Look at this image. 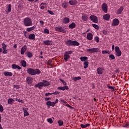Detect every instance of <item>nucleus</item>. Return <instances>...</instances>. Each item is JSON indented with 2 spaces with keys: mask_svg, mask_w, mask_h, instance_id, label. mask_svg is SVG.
<instances>
[{
  "mask_svg": "<svg viewBox=\"0 0 129 129\" xmlns=\"http://www.w3.org/2000/svg\"><path fill=\"white\" fill-rule=\"evenodd\" d=\"M49 95H52V93H46L45 94V96H49Z\"/></svg>",
  "mask_w": 129,
  "mask_h": 129,
  "instance_id": "obj_57",
  "label": "nucleus"
},
{
  "mask_svg": "<svg viewBox=\"0 0 129 129\" xmlns=\"http://www.w3.org/2000/svg\"><path fill=\"white\" fill-rule=\"evenodd\" d=\"M33 78H32L31 77H28L26 78V82L27 83V84H32V83H33Z\"/></svg>",
  "mask_w": 129,
  "mask_h": 129,
  "instance_id": "obj_13",
  "label": "nucleus"
},
{
  "mask_svg": "<svg viewBox=\"0 0 129 129\" xmlns=\"http://www.w3.org/2000/svg\"><path fill=\"white\" fill-rule=\"evenodd\" d=\"M24 116L26 117V116H28L29 115V112H24Z\"/></svg>",
  "mask_w": 129,
  "mask_h": 129,
  "instance_id": "obj_52",
  "label": "nucleus"
},
{
  "mask_svg": "<svg viewBox=\"0 0 129 129\" xmlns=\"http://www.w3.org/2000/svg\"><path fill=\"white\" fill-rule=\"evenodd\" d=\"M45 100L46 101H47L48 100H51V98H50V97L45 98Z\"/></svg>",
  "mask_w": 129,
  "mask_h": 129,
  "instance_id": "obj_58",
  "label": "nucleus"
},
{
  "mask_svg": "<svg viewBox=\"0 0 129 129\" xmlns=\"http://www.w3.org/2000/svg\"><path fill=\"white\" fill-rule=\"evenodd\" d=\"M4 111V107L3 105H0V112H3Z\"/></svg>",
  "mask_w": 129,
  "mask_h": 129,
  "instance_id": "obj_48",
  "label": "nucleus"
},
{
  "mask_svg": "<svg viewBox=\"0 0 129 129\" xmlns=\"http://www.w3.org/2000/svg\"><path fill=\"white\" fill-rule=\"evenodd\" d=\"M89 64V62L88 61H85L84 62V68L85 69H86V68H87L88 67V64Z\"/></svg>",
  "mask_w": 129,
  "mask_h": 129,
  "instance_id": "obj_35",
  "label": "nucleus"
},
{
  "mask_svg": "<svg viewBox=\"0 0 129 129\" xmlns=\"http://www.w3.org/2000/svg\"><path fill=\"white\" fill-rule=\"evenodd\" d=\"M16 101L18 102H21V103H23L24 101L23 100H21L20 99L16 98Z\"/></svg>",
  "mask_w": 129,
  "mask_h": 129,
  "instance_id": "obj_45",
  "label": "nucleus"
},
{
  "mask_svg": "<svg viewBox=\"0 0 129 129\" xmlns=\"http://www.w3.org/2000/svg\"><path fill=\"white\" fill-rule=\"evenodd\" d=\"M66 44L70 47L72 46H79L80 44L76 40H68L66 42Z\"/></svg>",
  "mask_w": 129,
  "mask_h": 129,
  "instance_id": "obj_4",
  "label": "nucleus"
},
{
  "mask_svg": "<svg viewBox=\"0 0 129 129\" xmlns=\"http://www.w3.org/2000/svg\"><path fill=\"white\" fill-rule=\"evenodd\" d=\"M118 25H119V20L116 18L114 19L112 23V27H116V26H118Z\"/></svg>",
  "mask_w": 129,
  "mask_h": 129,
  "instance_id": "obj_10",
  "label": "nucleus"
},
{
  "mask_svg": "<svg viewBox=\"0 0 129 129\" xmlns=\"http://www.w3.org/2000/svg\"><path fill=\"white\" fill-rule=\"evenodd\" d=\"M108 6H107V4H106V3H103L102 5V10L103 12H104V13H105V14L107 13V12L108 11Z\"/></svg>",
  "mask_w": 129,
  "mask_h": 129,
  "instance_id": "obj_9",
  "label": "nucleus"
},
{
  "mask_svg": "<svg viewBox=\"0 0 129 129\" xmlns=\"http://www.w3.org/2000/svg\"><path fill=\"white\" fill-rule=\"evenodd\" d=\"M43 44L45 45V46H51L53 45V41H52V40H44L43 41Z\"/></svg>",
  "mask_w": 129,
  "mask_h": 129,
  "instance_id": "obj_12",
  "label": "nucleus"
},
{
  "mask_svg": "<svg viewBox=\"0 0 129 129\" xmlns=\"http://www.w3.org/2000/svg\"><path fill=\"white\" fill-rule=\"evenodd\" d=\"M4 74L5 76H13V73L11 72H5Z\"/></svg>",
  "mask_w": 129,
  "mask_h": 129,
  "instance_id": "obj_26",
  "label": "nucleus"
},
{
  "mask_svg": "<svg viewBox=\"0 0 129 129\" xmlns=\"http://www.w3.org/2000/svg\"><path fill=\"white\" fill-rule=\"evenodd\" d=\"M73 53V51L70 50L69 51H66L64 53V60H65V62H67L68 61V59H70V54H72Z\"/></svg>",
  "mask_w": 129,
  "mask_h": 129,
  "instance_id": "obj_5",
  "label": "nucleus"
},
{
  "mask_svg": "<svg viewBox=\"0 0 129 129\" xmlns=\"http://www.w3.org/2000/svg\"><path fill=\"white\" fill-rule=\"evenodd\" d=\"M88 19V17H87V15L85 14H83L82 15V20H83V21H87Z\"/></svg>",
  "mask_w": 129,
  "mask_h": 129,
  "instance_id": "obj_30",
  "label": "nucleus"
},
{
  "mask_svg": "<svg viewBox=\"0 0 129 129\" xmlns=\"http://www.w3.org/2000/svg\"><path fill=\"white\" fill-rule=\"evenodd\" d=\"M58 90H62L63 91H64V90H68V89H69V87H68V86H65L63 87L60 86L58 87Z\"/></svg>",
  "mask_w": 129,
  "mask_h": 129,
  "instance_id": "obj_18",
  "label": "nucleus"
},
{
  "mask_svg": "<svg viewBox=\"0 0 129 129\" xmlns=\"http://www.w3.org/2000/svg\"><path fill=\"white\" fill-rule=\"evenodd\" d=\"M7 44H5V43L3 42L2 43V48H3V50L7 49Z\"/></svg>",
  "mask_w": 129,
  "mask_h": 129,
  "instance_id": "obj_42",
  "label": "nucleus"
},
{
  "mask_svg": "<svg viewBox=\"0 0 129 129\" xmlns=\"http://www.w3.org/2000/svg\"><path fill=\"white\" fill-rule=\"evenodd\" d=\"M21 64L23 66V67H27V62H26V60H21Z\"/></svg>",
  "mask_w": 129,
  "mask_h": 129,
  "instance_id": "obj_31",
  "label": "nucleus"
},
{
  "mask_svg": "<svg viewBox=\"0 0 129 129\" xmlns=\"http://www.w3.org/2000/svg\"><path fill=\"white\" fill-rule=\"evenodd\" d=\"M92 27H93L94 29H96V30L98 29V28H99V26L96 24H92Z\"/></svg>",
  "mask_w": 129,
  "mask_h": 129,
  "instance_id": "obj_43",
  "label": "nucleus"
},
{
  "mask_svg": "<svg viewBox=\"0 0 129 129\" xmlns=\"http://www.w3.org/2000/svg\"><path fill=\"white\" fill-rule=\"evenodd\" d=\"M48 13H49V14H50V15H54V12L51 11H50V10H48L47 11Z\"/></svg>",
  "mask_w": 129,
  "mask_h": 129,
  "instance_id": "obj_53",
  "label": "nucleus"
},
{
  "mask_svg": "<svg viewBox=\"0 0 129 129\" xmlns=\"http://www.w3.org/2000/svg\"><path fill=\"white\" fill-rule=\"evenodd\" d=\"M23 24L25 27H31L33 25L32 19L29 17H26L23 20Z\"/></svg>",
  "mask_w": 129,
  "mask_h": 129,
  "instance_id": "obj_3",
  "label": "nucleus"
},
{
  "mask_svg": "<svg viewBox=\"0 0 129 129\" xmlns=\"http://www.w3.org/2000/svg\"><path fill=\"white\" fill-rule=\"evenodd\" d=\"M27 32L26 31L24 32V36L26 37V38H28V35H27Z\"/></svg>",
  "mask_w": 129,
  "mask_h": 129,
  "instance_id": "obj_59",
  "label": "nucleus"
},
{
  "mask_svg": "<svg viewBox=\"0 0 129 129\" xmlns=\"http://www.w3.org/2000/svg\"><path fill=\"white\" fill-rule=\"evenodd\" d=\"M122 11H123V7H120L119 9H118V10L117 11V15H120V14L122 13Z\"/></svg>",
  "mask_w": 129,
  "mask_h": 129,
  "instance_id": "obj_28",
  "label": "nucleus"
},
{
  "mask_svg": "<svg viewBox=\"0 0 129 129\" xmlns=\"http://www.w3.org/2000/svg\"><path fill=\"white\" fill-rule=\"evenodd\" d=\"M90 19L92 21V22H93L94 23H98V19H97V17L94 15L90 16Z\"/></svg>",
  "mask_w": 129,
  "mask_h": 129,
  "instance_id": "obj_11",
  "label": "nucleus"
},
{
  "mask_svg": "<svg viewBox=\"0 0 129 129\" xmlns=\"http://www.w3.org/2000/svg\"><path fill=\"white\" fill-rule=\"evenodd\" d=\"M27 73L31 76H35L37 74H41V71L39 69H34L33 68H28L27 70Z\"/></svg>",
  "mask_w": 129,
  "mask_h": 129,
  "instance_id": "obj_1",
  "label": "nucleus"
},
{
  "mask_svg": "<svg viewBox=\"0 0 129 129\" xmlns=\"http://www.w3.org/2000/svg\"><path fill=\"white\" fill-rule=\"evenodd\" d=\"M74 81H77V80H80L81 79V77H76L72 78Z\"/></svg>",
  "mask_w": 129,
  "mask_h": 129,
  "instance_id": "obj_39",
  "label": "nucleus"
},
{
  "mask_svg": "<svg viewBox=\"0 0 129 129\" xmlns=\"http://www.w3.org/2000/svg\"><path fill=\"white\" fill-rule=\"evenodd\" d=\"M69 4L71 6H75V5H77V1L76 0H71L69 2Z\"/></svg>",
  "mask_w": 129,
  "mask_h": 129,
  "instance_id": "obj_21",
  "label": "nucleus"
},
{
  "mask_svg": "<svg viewBox=\"0 0 129 129\" xmlns=\"http://www.w3.org/2000/svg\"><path fill=\"white\" fill-rule=\"evenodd\" d=\"M12 69H18V70H21V69H22V68H21V67L18 65L13 64H12Z\"/></svg>",
  "mask_w": 129,
  "mask_h": 129,
  "instance_id": "obj_22",
  "label": "nucleus"
},
{
  "mask_svg": "<svg viewBox=\"0 0 129 129\" xmlns=\"http://www.w3.org/2000/svg\"><path fill=\"white\" fill-rule=\"evenodd\" d=\"M70 29H74L75 27H76V24L74 22H72L71 24L69 26Z\"/></svg>",
  "mask_w": 129,
  "mask_h": 129,
  "instance_id": "obj_29",
  "label": "nucleus"
},
{
  "mask_svg": "<svg viewBox=\"0 0 129 129\" xmlns=\"http://www.w3.org/2000/svg\"><path fill=\"white\" fill-rule=\"evenodd\" d=\"M102 54H110V51L109 50H102Z\"/></svg>",
  "mask_w": 129,
  "mask_h": 129,
  "instance_id": "obj_40",
  "label": "nucleus"
},
{
  "mask_svg": "<svg viewBox=\"0 0 129 129\" xmlns=\"http://www.w3.org/2000/svg\"><path fill=\"white\" fill-rule=\"evenodd\" d=\"M89 125H90V124L89 123L86 124L85 125L81 124V127H82V128H85V127H87V126H89Z\"/></svg>",
  "mask_w": 129,
  "mask_h": 129,
  "instance_id": "obj_33",
  "label": "nucleus"
},
{
  "mask_svg": "<svg viewBox=\"0 0 129 129\" xmlns=\"http://www.w3.org/2000/svg\"><path fill=\"white\" fill-rule=\"evenodd\" d=\"M87 38L89 41H91L93 39V35L91 33H89L87 35Z\"/></svg>",
  "mask_w": 129,
  "mask_h": 129,
  "instance_id": "obj_20",
  "label": "nucleus"
},
{
  "mask_svg": "<svg viewBox=\"0 0 129 129\" xmlns=\"http://www.w3.org/2000/svg\"><path fill=\"white\" fill-rule=\"evenodd\" d=\"M46 105L47 106V107H50V106H52V107H54L55 106V103H54V102H51V101H47L46 103Z\"/></svg>",
  "mask_w": 129,
  "mask_h": 129,
  "instance_id": "obj_16",
  "label": "nucleus"
},
{
  "mask_svg": "<svg viewBox=\"0 0 129 129\" xmlns=\"http://www.w3.org/2000/svg\"><path fill=\"white\" fill-rule=\"evenodd\" d=\"M57 123L58 124L59 126H62L64 124V122L61 120H58L57 121Z\"/></svg>",
  "mask_w": 129,
  "mask_h": 129,
  "instance_id": "obj_34",
  "label": "nucleus"
},
{
  "mask_svg": "<svg viewBox=\"0 0 129 129\" xmlns=\"http://www.w3.org/2000/svg\"><path fill=\"white\" fill-rule=\"evenodd\" d=\"M70 23V19L68 17H64L62 19V24H69Z\"/></svg>",
  "mask_w": 129,
  "mask_h": 129,
  "instance_id": "obj_15",
  "label": "nucleus"
},
{
  "mask_svg": "<svg viewBox=\"0 0 129 129\" xmlns=\"http://www.w3.org/2000/svg\"><path fill=\"white\" fill-rule=\"evenodd\" d=\"M54 106L56 104V103H58V99H56L55 101V102H54Z\"/></svg>",
  "mask_w": 129,
  "mask_h": 129,
  "instance_id": "obj_60",
  "label": "nucleus"
},
{
  "mask_svg": "<svg viewBox=\"0 0 129 129\" xmlns=\"http://www.w3.org/2000/svg\"><path fill=\"white\" fill-rule=\"evenodd\" d=\"M40 9H41V10H44V9H45V7L42 6L40 7Z\"/></svg>",
  "mask_w": 129,
  "mask_h": 129,
  "instance_id": "obj_64",
  "label": "nucleus"
},
{
  "mask_svg": "<svg viewBox=\"0 0 129 129\" xmlns=\"http://www.w3.org/2000/svg\"><path fill=\"white\" fill-rule=\"evenodd\" d=\"M48 65H49V66H52V65H53V62H52V60H49L48 62Z\"/></svg>",
  "mask_w": 129,
  "mask_h": 129,
  "instance_id": "obj_50",
  "label": "nucleus"
},
{
  "mask_svg": "<svg viewBox=\"0 0 129 129\" xmlns=\"http://www.w3.org/2000/svg\"><path fill=\"white\" fill-rule=\"evenodd\" d=\"M56 32H59L60 33H66V30L62 26H57L55 27Z\"/></svg>",
  "mask_w": 129,
  "mask_h": 129,
  "instance_id": "obj_6",
  "label": "nucleus"
},
{
  "mask_svg": "<svg viewBox=\"0 0 129 129\" xmlns=\"http://www.w3.org/2000/svg\"><path fill=\"white\" fill-rule=\"evenodd\" d=\"M94 40H95V41H96V42H97V43L99 42V37H98V36L95 37Z\"/></svg>",
  "mask_w": 129,
  "mask_h": 129,
  "instance_id": "obj_44",
  "label": "nucleus"
},
{
  "mask_svg": "<svg viewBox=\"0 0 129 129\" xmlns=\"http://www.w3.org/2000/svg\"><path fill=\"white\" fill-rule=\"evenodd\" d=\"M15 101L13 98H9L8 101V104H12L13 102Z\"/></svg>",
  "mask_w": 129,
  "mask_h": 129,
  "instance_id": "obj_36",
  "label": "nucleus"
},
{
  "mask_svg": "<svg viewBox=\"0 0 129 129\" xmlns=\"http://www.w3.org/2000/svg\"><path fill=\"white\" fill-rule=\"evenodd\" d=\"M8 13H11L12 12V4H9L7 7Z\"/></svg>",
  "mask_w": 129,
  "mask_h": 129,
  "instance_id": "obj_32",
  "label": "nucleus"
},
{
  "mask_svg": "<svg viewBox=\"0 0 129 129\" xmlns=\"http://www.w3.org/2000/svg\"><path fill=\"white\" fill-rule=\"evenodd\" d=\"M35 28H36V26H34L32 27L27 28L26 31L28 32H32V31H34V30H35Z\"/></svg>",
  "mask_w": 129,
  "mask_h": 129,
  "instance_id": "obj_24",
  "label": "nucleus"
},
{
  "mask_svg": "<svg viewBox=\"0 0 129 129\" xmlns=\"http://www.w3.org/2000/svg\"><path fill=\"white\" fill-rule=\"evenodd\" d=\"M43 34H49L50 33V31L49 29L45 28L44 29V31L42 32Z\"/></svg>",
  "mask_w": 129,
  "mask_h": 129,
  "instance_id": "obj_37",
  "label": "nucleus"
},
{
  "mask_svg": "<svg viewBox=\"0 0 129 129\" xmlns=\"http://www.w3.org/2000/svg\"><path fill=\"white\" fill-rule=\"evenodd\" d=\"M115 73H119V70H116L115 71Z\"/></svg>",
  "mask_w": 129,
  "mask_h": 129,
  "instance_id": "obj_63",
  "label": "nucleus"
},
{
  "mask_svg": "<svg viewBox=\"0 0 129 129\" xmlns=\"http://www.w3.org/2000/svg\"><path fill=\"white\" fill-rule=\"evenodd\" d=\"M60 81H61V82H62V84L63 85H67V83H66V82H65L62 79H59Z\"/></svg>",
  "mask_w": 129,
  "mask_h": 129,
  "instance_id": "obj_47",
  "label": "nucleus"
},
{
  "mask_svg": "<svg viewBox=\"0 0 129 129\" xmlns=\"http://www.w3.org/2000/svg\"><path fill=\"white\" fill-rule=\"evenodd\" d=\"M109 58L112 59V60H114L115 59V57L114 56V55L113 54H110L109 55Z\"/></svg>",
  "mask_w": 129,
  "mask_h": 129,
  "instance_id": "obj_46",
  "label": "nucleus"
},
{
  "mask_svg": "<svg viewBox=\"0 0 129 129\" xmlns=\"http://www.w3.org/2000/svg\"><path fill=\"white\" fill-rule=\"evenodd\" d=\"M88 53L90 54H92L93 53H97L98 52V48H88L86 49Z\"/></svg>",
  "mask_w": 129,
  "mask_h": 129,
  "instance_id": "obj_7",
  "label": "nucleus"
},
{
  "mask_svg": "<svg viewBox=\"0 0 129 129\" xmlns=\"http://www.w3.org/2000/svg\"><path fill=\"white\" fill-rule=\"evenodd\" d=\"M24 112H28V110H29V108H23Z\"/></svg>",
  "mask_w": 129,
  "mask_h": 129,
  "instance_id": "obj_49",
  "label": "nucleus"
},
{
  "mask_svg": "<svg viewBox=\"0 0 129 129\" xmlns=\"http://www.w3.org/2000/svg\"><path fill=\"white\" fill-rule=\"evenodd\" d=\"M13 87L14 88H16V89H19V88H20V87H19V85H14Z\"/></svg>",
  "mask_w": 129,
  "mask_h": 129,
  "instance_id": "obj_54",
  "label": "nucleus"
},
{
  "mask_svg": "<svg viewBox=\"0 0 129 129\" xmlns=\"http://www.w3.org/2000/svg\"><path fill=\"white\" fill-rule=\"evenodd\" d=\"M39 23H40L41 25H44V21H40Z\"/></svg>",
  "mask_w": 129,
  "mask_h": 129,
  "instance_id": "obj_62",
  "label": "nucleus"
},
{
  "mask_svg": "<svg viewBox=\"0 0 129 129\" xmlns=\"http://www.w3.org/2000/svg\"><path fill=\"white\" fill-rule=\"evenodd\" d=\"M35 37H36V35H35V34L32 33L29 35L28 38L29 40H35Z\"/></svg>",
  "mask_w": 129,
  "mask_h": 129,
  "instance_id": "obj_23",
  "label": "nucleus"
},
{
  "mask_svg": "<svg viewBox=\"0 0 129 129\" xmlns=\"http://www.w3.org/2000/svg\"><path fill=\"white\" fill-rule=\"evenodd\" d=\"M88 59V57L87 56H82L80 57V60H81V61H82V62L86 61Z\"/></svg>",
  "mask_w": 129,
  "mask_h": 129,
  "instance_id": "obj_27",
  "label": "nucleus"
},
{
  "mask_svg": "<svg viewBox=\"0 0 129 129\" xmlns=\"http://www.w3.org/2000/svg\"><path fill=\"white\" fill-rule=\"evenodd\" d=\"M115 55L116 56H117V57H120V56H121V51H120V49H119V47L118 46L115 47Z\"/></svg>",
  "mask_w": 129,
  "mask_h": 129,
  "instance_id": "obj_8",
  "label": "nucleus"
},
{
  "mask_svg": "<svg viewBox=\"0 0 129 129\" xmlns=\"http://www.w3.org/2000/svg\"><path fill=\"white\" fill-rule=\"evenodd\" d=\"M47 122H49V123H53V119L52 118H49L47 119Z\"/></svg>",
  "mask_w": 129,
  "mask_h": 129,
  "instance_id": "obj_41",
  "label": "nucleus"
},
{
  "mask_svg": "<svg viewBox=\"0 0 129 129\" xmlns=\"http://www.w3.org/2000/svg\"><path fill=\"white\" fill-rule=\"evenodd\" d=\"M3 54H8V50L3 49Z\"/></svg>",
  "mask_w": 129,
  "mask_h": 129,
  "instance_id": "obj_51",
  "label": "nucleus"
},
{
  "mask_svg": "<svg viewBox=\"0 0 129 129\" xmlns=\"http://www.w3.org/2000/svg\"><path fill=\"white\" fill-rule=\"evenodd\" d=\"M41 6L43 7H45V8H47V4L42 3L41 4Z\"/></svg>",
  "mask_w": 129,
  "mask_h": 129,
  "instance_id": "obj_56",
  "label": "nucleus"
},
{
  "mask_svg": "<svg viewBox=\"0 0 129 129\" xmlns=\"http://www.w3.org/2000/svg\"><path fill=\"white\" fill-rule=\"evenodd\" d=\"M103 19L105 21H108V20H109L110 19V15H109V14H105L103 16Z\"/></svg>",
  "mask_w": 129,
  "mask_h": 129,
  "instance_id": "obj_19",
  "label": "nucleus"
},
{
  "mask_svg": "<svg viewBox=\"0 0 129 129\" xmlns=\"http://www.w3.org/2000/svg\"><path fill=\"white\" fill-rule=\"evenodd\" d=\"M25 55H26L28 58H32V57H33V53H32V52H30V51H27L25 53Z\"/></svg>",
  "mask_w": 129,
  "mask_h": 129,
  "instance_id": "obj_25",
  "label": "nucleus"
},
{
  "mask_svg": "<svg viewBox=\"0 0 129 129\" xmlns=\"http://www.w3.org/2000/svg\"><path fill=\"white\" fill-rule=\"evenodd\" d=\"M103 70H104V69L103 68H98L97 70L98 74H99V75H102V73H103Z\"/></svg>",
  "mask_w": 129,
  "mask_h": 129,
  "instance_id": "obj_17",
  "label": "nucleus"
},
{
  "mask_svg": "<svg viewBox=\"0 0 129 129\" xmlns=\"http://www.w3.org/2000/svg\"><path fill=\"white\" fill-rule=\"evenodd\" d=\"M62 8H64V9H67V8L68 7V4H67V3L64 2L62 4Z\"/></svg>",
  "mask_w": 129,
  "mask_h": 129,
  "instance_id": "obj_38",
  "label": "nucleus"
},
{
  "mask_svg": "<svg viewBox=\"0 0 129 129\" xmlns=\"http://www.w3.org/2000/svg\"><path fill=\"white\" fill-rule=\"evenodd\" d=\"M17 47H18V45H17V44H14V49H17Z\"/></svg>",
  "mask_w": 129,
  "mask_h": 129,
  "instance_id": "obj_61",
  "label": "nucleus"
},
{
  "mask_svg": "<svg viewBox=\"0 0 129 129\" xmlns=\"http://www.w3.org/2000/svg\"><path fill=\"white\" fill-rule=\"evenodd\" d=\"M27 45H24L21 49V55H24L25 54V52L27 51Z\"/></svg>",
  "mask_w": 129,
  "mask_h": 129,
  "instance_id": "obj_14",
  "label": "nucleus"
},
{
  "mask_svg": "<svg viewBox=\"0 0 129 129\" xmlns=\"http://www.w3.org/2000/svg\"><path fill=\"white\" fill-rule=\"evenodd\" d=\"M52 95H57V94H59V93L58 92V91H55L53 93H51Z\"/></svg>",
  "mask_w": 129,
  "mask_h": 129,
  "instance_id": "obj_55",
  "label": "nucleus"
},
{
  "mask_svg": "<svg viewBox=\"0 0 129 129\" xmlns=\"http://www.w3.org/2000/svg\"><path fill=\"white\" fill-rule=\"evenodd\" d=\"M49 85H50V82L46 80H43L42 82L36 84L35 87H38L39 89H42V87H46L47 86H49Z\"/></svg>",
  "mask_w": 129,
  "mask_h": 129,
  "instance_id": "obj_2",
  "label": "nucleus"
}]
</instances>
